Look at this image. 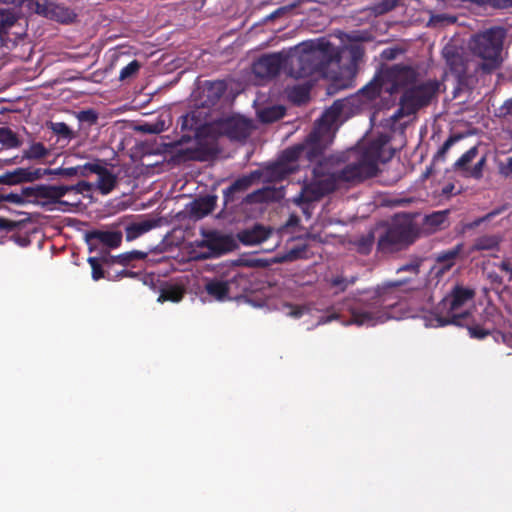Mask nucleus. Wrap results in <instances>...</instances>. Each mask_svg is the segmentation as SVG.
<instances>
[{
  "mask_svg": "<svg viewBox=\"0 0 512 512\" xmlns=\"http://www.w3.org/2000/svg\"><path fill=\"white\" fill-rule=\"evenodd\" d=\"M387 142V137L378 138L354 161L336 171H330L318 163L312 169L311 179L303 182L301 191L293 202L298 206L317 202L344 184L355 185L375 177L378 173L377 162L380 159L381 149Z\"/></svg>",
  "mask_w": 512,
  "mask_h": 512,
  "instance_id": "f257e3e1",
  "label": "nucleus"
},
{
  "mask_svg": "<svg viewBox=\"0 0 512 512\" xmlns=\"http://www.w3.org/2000/svg\"><path fill=\"white\" fill-rule=\"evenodd\" d=\"M504 38L502 28L492 27L472 38L470 49L475 58H466L454 52L445 53L449 72L455 77L459 89L475 85L479 74L489 75L500 68Z\"/></svg>",
  "mask_w": 512,
  "mask_h": 512,
  "instance_id": "f03ea898",
  "label": "nucleus"
},
{
  "mask_svg": "<svg viewBox=\"0 0 512 512\" xmlns=\"http://www.w3.org/2000/svg\"><path fill=\"white\" fill-rule=\"evenodd\" d=\"M423 286V281L404 278L387 281L375 288L359 292V298L350 307V323L374 326L385 322L388 319V310L400 301L399 288L405 287V292H412L421 290Z\"/></svg>",
  "mask_w": 512,
  "mask_h": 512,
  "instance_id": "7ed1b4c3",
  "label": "nucleus"
},
{
  "mask_svg": "<svg viewBox=\"0 0 512 512\" xmlns=\"http://www.w3.org/2000/svg\"><path fill=\"white\" fill-rule=\"evenodd\" d=\"M301 51L290 61V75L296 79L318 76L337 81L341 70L339 48L330 41L301 44Z\"/></svg>",
  "mask_w": 512,
  "mask_h": 512,
  "instance_id": "20e7f679",
  "label": "nucleus"
},
{
  "mask_svg": "<svg viewBox=\"0 0 512 512\" xmlns=\"http://www.w3.org/2000/svg\"><path fill=\"white\" fill-rule=\"evenodd\" d=\"M476 292L470 287L455 285L450 293L444 297L436 306L433 313V325L444 327L447 325L464 326L463 321L471 318V312L466 310L458 312L467 303L472 302Z\"/></svg>",
  "mask_w": 512,
  "mask_h": 512,
  "instance_id": "39448f33",
  "label": "nucleus"
},
{
  "mask_svg": "<svg viewBox=\"0 0 512 512\" xmlns=\"http://www.w3.org/2000/svg\"><path fill=\"white\" fill-rule=\"evenodd\" d=\"M420 236V228L409 214L397 215L379 237L377 250L394 253L412 245Z\"/></svg>",
  "mask_w": 512,
  "mask_h": 512,
  "instance_id": "423d86ee",
  "label": "nucleus"
},
{
  "mask_svg": "<svg viewBox=\"0 0 512 512\" xmlns=\"http://www.w3.org/2000/svg\"><path fill=\"white\" fill-rule=\"evenodd\" d=\"M341 111V106L335 102L317 121L314 129L309 133L302 146L303 159L309 162H316L323 156L328 146V138L332 123L337 119Z\"/></svg>",
  "mask_w": 512,
  "mask_h": 512,
  "instance_id": "0eeeda50",
  "label": "nucleus"
},
{
  "mask_svg": "<svg viewBox=\"0 0 512 512\" xmlns=\"http://www.w3.org/2000/svg\"><path fill=\"white\" fill-rule=\"evenodd\" d=\"M441 85L440 81L434 79L406 88L400 97V107L393 118L399 119L410 116L421 108L430 105L437 98Z\"/></svg>",
  "mask_w": 512,
  "mask_h": 512,
  "instance_id": "6e6552de",
  "label": "nucleus"
},
{
  "mask_svg": "<svg viewBox=\"0 0 512 512\" xmlns=\"http://www.w3.org/2000/svg\"><path fill=\"white\" fill-rule=\"evenodd\" d=\"M63 190L61 188H54L50 185H36L30 187H23L20 193H0V203L10 202L13 204H24L25 201H37L38 199H46L50 203H59L61 205H67L66 201L61 200Z\"/></svg>",
  "mask_w": 512,
  "mask_h": 512,
  "instance_id": "1a4fd4ad",
  "label": "nucleus"
},
{
  "mask_svg": "<svg viewBox=\"0 0 512 512\" xmlns=\"http://www.w3.org/2000/svg\"><path fill=\"white\" fill-rule=\"evenodd\" d=\"M212 132L225 136L231 141H245L251 134L253 123L240 115L220 118L211 124Z\"/></svg>",
  "mask_w": 512,
  "mask_h": 512,
  "instance_id": "9d476101",
  "label": "nucleus"
},
{
  "mask_svg": "<svg viewBox=\"0 0 512 512\" xmlns=\"http://www.w3.org/2000/svg\"><path fill=\"white\" fill-rule=\"evenodd\" d=\"M204 239L195 242L193 251L195 259H209L223 255L230 251L232 240L216 231L203 233Z\"/></svg>",
  "mask_w": 512,
  "mask_h": 512,
  "instance_id": "9b49d317",
  "label": "nucleus"
},
{
  "mask_svg": "<svg viewBox=\"0 0 512 512\" xmlns=\"http://www.w3.org/2000/svg\"><path fill=\"white\" fill-rule=\"evenodd\" d=\"M383 73V80L386 82L385 92L397 93L400 89L414 85L418 78V72L409 66L394 65Z\"/></svg>",
  "mask_w": 512,
  "mask_h": 512,
  "instance_id": "f8f14e48",
  "label": "nucleus"
},
{
  "mask_svg": "<svg viewBox=\"0 0 512 512\" xmlns=\"http://www.w3.org/2000/svg\"><path fill=\"white\" fill-rule=\"evenodd\" d=\"M180 127L183 134L180 139L175 141V145H182L190 142L193 138L198 144L204 134L212 132L211 125L207 126L201 122L195 112L187 113L181 117Z\"/></svg>",
  "mask_w": 512,
  "mask_h": 512,
  "instance_id": "ddd939ff",
  "label": "nucleus"
},
{
  "mask_svg": "<svg viewBox=\"0 0 512 512\" xmlns=\"http://www.w3.org/2000/svg\"><path fill=\"white\" fill-rule=\"evenodd\" d=\"M286 62L282 53L266 54L258 58L252 65V71L257 78L271 79L277 76Z\"/></svg>",
  "mask_w": 512,
  "mask_h": 512,
  "instance_id": "4468645a",
  "label": "nucleus"
},
{
  "mask_svg": "<svg viewBox=\"0 0 512 512\" xmlns=\"http://www.w3.org/2000/svg\"><path fill=\"white\" fill-rule=\"evenodd\" d=\"M478 147L473 146L467 150L453 165L455 171H458L462 176L479 180L483 177V169L486 165V155L481 156L473 167L469 164L477 157Z\"/></svg>",
  "mask_w": 512,
  "mask_h": 512,
  "instance_id": "2eb2a0df",
  "label": "nucleus"
},
{
  "mask_svg": "<svg viewBox=\"0 0 512 512\" xmlns=\"http://www.w3.org/2000/svg\"><path fill=\"white\" fill-rule=\"evenodd\" d=\"M263 173L261 170H254L249 174L238 177L230 186L223 190V205L227 209L238 195L247 191L255 182L259 181Z\"/></svg>",
  "mask_w": 512,
  "mask_h": 512,
  "instance_id": "dca6fc26",
  "label": "nucleus"
},
{
  "mask_svg": "<svg viewBox=\"0 0 512 512\" xmlns=\"http://www.w3.org/2000/svg\"><path fill=\"white\" fill-rule=\"evenodd\" d=\"M122 237L121 231L94 229L85 233V241L90 252L99 249L100 246L110 249L118 248L121 245Z\"/></svg>",
  "mask_w": 512,
  "mask_h": 512,
  "instance_id": "f3484780",
  "label": "nucleus"
},
{
  "mask_svg": "<svg viewBox=\"0 0 512 512\" xmlns=\"http://www.w3.org/2000/svg\"><path fill=\"white\" fill-rule=\"evenodd\" d=\"M243 280L244 278L240 274H235L226 280L213 278L205 283L204 289L205 292L214 300L226 301L232 298L230 295L232 285L238 283V281Z\"/></svg>",
  "mask_w": 512,
  "mask_h": 512,
  "instance_id": "a211bd4d",
  "label": "nucleus"
},
{
  "mask_svg": "<svg viewBox=\"0 0 512 512\" xmlns=\"http://www.w3.org/2000/svg\"><path fill=\"white\" fill-rule=\"evenodd\" d=\"M49 170L40 168H16L13 171L0 175V184L17 185L24 182H32L42 178Z\"/></svg>",
  "mask_w": 512,
  "mask_h": 512,
  "instance_id": "6ab92c4d",
  "label": "nucleus"
},
{
  "mask_svg": "<svg viewBox=\"0 0 512 512\" xmlns=\"http://www.w3.org/2000/svg\"><path fill=\"white\" fill-rule=\"evenodd\" d=\"M227 90L223 80L206 81L201 91V104L204 107H213L218 103Z\"/></svg>",
  "mask_w": 512,
  "mask_h": 512,
  "instance_id": "aec40b11",
  "label": "nucleus"
},
{
  "mask_svg": "<svg viewBox=\"0 0 512 512\" xmlns=\"http://www.w3.org/2000/svg\"><path fill=\"white\" fill-rule=\"evenodd\" d=\"M218 197L216 195H205L195 198L188 205L190 217L194 219H202L210 214L216 207Z\"/></svg>",
  "mask_w": 512,
  "mask_h": 512,
  "instance_id": "412c9836",
  "label": "nucleus"
},
{
  "mask_svg": "<svg viewBox=\"0 0 512 512\" xmlns=\"http://www.w3.org/2000/svg\"><path fill=\"white\" fill-rule=\"evenodd\" d=\"M297 167L287 166L279 159L270 165H268L262 173L266 176L267 181L279 182L286 179L289 175L295 173Z\"/></svg>",
  "mask_w": 512,
  "mask_h": 512,
  "instance_id": "4be33fe9",
  "label": "nucleus"
},
{
  "mask_svg": "<svg viewBox=\"0 0 512 512\" xmlns=\"http://www.w3.org/2000/svg\"><path fill=\"white\" fill-rule=\"evenodd\" d=\"M341 59L346 58L349 60V71L355 72L360 62H362L365 54V49L362 44L355 42L351 43L341 51L339 49Z\"/></svg>",
  "mask_w": 512,
  "mask_h": 512,
  "instance_id": "5701e85b",
  "label": "nucleus"
},
{
  "mask_svg": "<svg viewBox=\"0 0 512 512\" xmlns=\"http://www.w3.org/2000/svg\"><path fill=\"white\" fill-rule=\"evenodd\" d=\"M464 244L458 243L453 248L448 250H443L436 254L435 260L438 264H442L440 268V273H445L449 271L455 264L456 259L459 257L461 252L463 251Z\"/></svg>",
  "mask_w": 512,
  "mask_h": 512,
  "instance_id": "b1692460",
  "label": "nucleus"
},
{
  "mask_svg": "<svg viewBox=\"0 0 512 512\" xmlns=\"http://www.w3.org/2000/svg\"><path fill=\"white\" fill-rule=\"evenodd\" d=\"M269 237V232L261 225H255L251 229H246L238 234L240 242L244 245L259 244Z\"/></svg>",
  "mask_w": 512,
  "mask_h": 512,
  "instance_id": "393cba45",
  "label": "nucleus"
},
{
  "mask_svg": "<svg viewBox=\"0 0 512 512\" xmlns=\"http://www.w3.org/2000/svg\"><path fill=\"white\" fill-rule=\"evenodd\" d=\"M98 176L97 189L103 195L109 194L117 184V176L108 170L104 165H100Z\"/></svg>",
  "mask_w": 512,
  "mask_h": 512,
  "instance_id": "a878e982",
  "label": "nucleus"
},
{
  "mask_svg": "<svg viewBox=\"0 0 512 512\" xmlns=\"http://www.w3.org/2000/svg\"><path fill=\"white\" fill-rule=\"evenodd\" d=\"M502 236L498 234H485L477 237L471 247L472 252L499 250Z\"/></svg>",
  "mask_w": 512,
  "mask_h": 512,
  "instance_id": "bb28decb",
  "label": "nucleus"
},
{
  "mask_svg": "<svg viewBox=\"0 0 512 512\" xmlns=\"http://www.w3.org/2000/svg\"><path fill=\"white\" fill-rule=\"evenodd\" d=\"M157 224H158V221L154 220V219H147V220H143L141 222L129 224L125 228L126 240L132 241V240L140 237L144 233L155 228L157 226Z\"/></svg>",
  "mask_w": 512,
  "mask_h": 512,
  "instance_id": "cd10ccee",
  "label": "nucleus"
},
{
  "mask_svg": "<svg viewBox=\"0 0 512 512\" xmlns=\"http://www.w3.org/2000/svg\"><path fill=\"white\" fill-rule=\"evenodd\" d=\"M185 293L184 287L176 284H167L161 288L157 301L160 303L167 301L178 303L183 299Z\"/></svg>",
  "mask_w": 512,
  "mask_h": 512,
  "instance_id": "c85d7f7f",
  "label": "nucleus"
},
{
  "mask_svg": "<svg viewBox=\"0 0 512 512\" xmlns=\"http://www.w3.org/2000/svg\"><path fill=\"white\" fill-rule=\"evenodd\" d=\"M463 322L466 324L463 327H467L468 334L473 339L483 340L488 335H491L495 331L493 325L490 324L488 321H485L482 324L471 323L470 318H468Z\"/></svg>",
  "mask_w": 512,
  "mask_h": 512,
  "instance_id": "c756f323",
  "label": "nucleus"
},
{
  "mask_svg": "<svg viewBox=\"0 0 512 512\" xmlns=\"http://www.w3.org/2000/svg\"><path fill=\"white\" fill-rule=\"evenodd\" d=\"M146 257V252L133 250L116 256H103L102 260L104 263H118L120 265L127 266L135 260H143Z\"/></svg>",
  "mask_w": 512,
  "mask_h": 512,
  "instance_id": "7c9ffc66",
  "label": "nucleus"
},
{
  "mask_svg": "<svg viewBox=\"0 0 512 512\" xmlns=\"http://www.w3.org/2000/svg\"><path fill=\"white\" fill-rule=\"evenodd\" d=\"M386 82L383 80V73L379 76H375L374 79L364 86L360 92L369 100H374L385 92Z\"/></svg>",
  "mask_w": 512,
  "mask_h": 512,
  "instance_id": "2f4dec72",
  "label": "nucleus"
},
{
  "mask_svg": "<svg viewBox=\"0 0 512 512\" xmlns=\"http://www.w3.org/2000/svg\"><path fill=\"white\" fill-rule=\"evenodd\" d=\"M310 84L295 85L287 90V95L290 101L295 104L306 103L310 98Z\"/></svg>",
  "mask_w": 512,
  "mask_h": 512,
  "instance_id": "473e14b6",
  "label": "nucleus"
},
{
  "mask_svg": "<svg viewBox=\"0 0 512 512\" xmlns=\"http://www.w3.org/2000/svg\"><path fill=\"white\" fill-rule=\"evenodd\" d=\"M448 211H436L424 218V225L427 227L430 233H434L443 228L447 222Z\"/></svg>",
  "mask_w": 512,
  "mask_h": 512,
  "instance_id": "72a5a7b5",
  "label": "nucleus"
},
{
  "mask_svg": "<svg viewBox=\"0 0 512 512\" xmlns=\"http://www.w3.org/2000/svg\"><path fill=\"white\" fill-rule=\"evenodd\" d=\"M302 146L300 144L293 145L287 149H285L281 155L279 156V160L285 163L290 167L299 168L297 161L303 159V154L301 152Z\"/></svg>",
  "mask_w": 512,
  "mask_h": 512,
  "instance_id": "f704fd0d",
  "label": "nucleus"
},
{
  "mask_svg": "<svg viewBox=\"0 0 512 512\" xmlns=\"http://www.w3.org/2000/svg\"><path fill=\"white\" fill-rule=\"evenodd\" d=\"M284 115L285 108L283 106H271L262 109L258 117L262 123H273L284 117Z\"/></svg>",
  "mask_w": 512,
  "mask_h": 512,
  "instance_id": "c9c22d12",
  "label": "nucleus"
},
{
  "mask_svg": "<svg viewBox=\"0 0 512 512\" xmlns=\"http://www.w3.org/2000/svg\"><path fill=\"white\" fill-rule=\"evenodd\" d=\"M50 13L53 19L61 23H70L76 17V14L71 9L60 5L53 6Z\"/></svg>",
  "mask_w": 512,
  "mask_h": 512,
  "instance_id": "e433bc0d",
  "label": "nucleus"
},
{
  "mask_svg": "<svg viewBox=\"0 0 512 512\" xmlns=\"http://www.w3.org/2000/svg\"><path fill=\"white\" fill-rule=\"evenodd\" d=\"M48 155L49 150L44 146V144L41 142H36L24 151L23 158L29 160H38L43 159Z\"/></svg>",
  "mask_w": 512,
  "mask_h": 512,
  "instance_id": "4c0bfd02",
  "label": "nucleus"
},
{
  "mask_svg": "<svg viewBox=\"0 0 512 512\" xmlns=\"http://www.w3.org/2000/svg\"><path fill=\"white\" fill-rule=\"evenodd\" d=\"M422 262H423V260L421 258L415 257V258L411 259L410 262L398 267L396 270V273L399 274V273L407 272L411 275L409 278H413L415 280L422 281L421 279L418 278Z\"/></svg>",
  "mask_w": 512,
  "mask_h": 512,
  "instance_id": "58836bf2",
  "label": "nucleus"
},
{
  "mask_svg": "<svg viewBox=\"0 0 512 512\" xmlns=\"http://www.w3.org/2000/svg\"><path fill=\"white\" fill-rule=\"evenodd\" d=\"M0 143L6 148H17L21 145L16 133L8 127H0Z\"/></svg>",
  "mask_w": 512,
  "mask_h": 512,
  "instance_id": "ea45409f",
  "label": "nucleus"
},
{
  "mask_svg": "<svg viewBox=\"0 0 512 512\" xmlns=\"http://www.w3.org/2000/svg\"><path fill=\"white\" fill-rule=\"evenodd\" d=\"M88 263L91 266L92 279L94 281H98L103 278H107L108 280H113V278L110 277L109 274L106 275L105 270L103 269V264H105V263L103 262L102 258L98 259L97 257H89Z\"/></svg>",
  "mask_w": 512,
  "mask_h": 512,
  "instance_id": "a19ab883",
  "label": "nucleus"
},
{
  "mask_svg": "<svg viewBox=\"0 0 512 512\" xmlns=\"http://www.w3.org/2000/svg\"><path fill=\"white\" fill-rule=\"evenodd\" d=\"M49 128L54 134L65 140H71L75 137L74 132L64 122H50Z\"/></svg>",
  "mask_w": 512,
  "mask_h": 512,
  "instance_id": "79ce46f5",
  "label": "nucleus"
},
{
  "mask_svg": "<svg viewBox=\"0 0 512 512\" xmlns=\"http://www.w3.org/2000/svg\"><path fill=\"white\" fill-rule=\"evenodd\" d=\"M271 192V189L268 187L257 189L252 193L247 194L243 198L244 204H256L265 202L268 199V195Z\"/></svg>",
  "mask_w": 512,
  "mask_h": 512,
  "instance_id": "37998d69",
  "label": "nucleus"
},
{
  "mask_svg": "<svg viewBox=\"0 0 512 512\" xmlns=\"http://www.w3.org/2000/svg\"><path fill=\"white\" fill-rule=\"evenodd\" d=\"M460 139V136L458 135H451L449 138L442 144V146L438 149L436 154L433 157V163L439 162V161H445L446 154L449 151V149Z\"/></svg>",
  "mask_w": 512,
  "mask_h": 512,
  "instance_id": "c03bdc74",
  "label": "nucleus"
},
{
  "mask_svg": "<svg viewBox=\"0 0 512 512\" xmlns=\"http://www.w3.org/2000/svg\"><path fill=\"white\" fill-rule=\"evenodd\" d=\"M15 14L10 10H0V33H6L16 22Z\"/></svg>",
  "mask_w": 512,
  "mask_h": 512,
  "instance_id": "a18cd8bd",
  "label": "nucleus"
},
{
  "mask_svg": "<svg viewBox=\"0 0 512 512\" xmlns=\"http://www.w3.org/2000/svg\"><path fill=\"white\" fill-rule=\"evenodd\" d=\"M141 68V64L138 60H133L125 67H123L119 73V80L124 81L135 76Z\"/></svg>",
  "mask_w": 512,
  "mask_h": 512,
  "instance_id": "49530a36",
  "label": "nucleus"
},
{
  "mask_svg": "<svg viewBox=\"0 0 512 512\" xmlns=\"http://www.w3.org/2000/svg\"><path fill=\"white\" fill-rule=\"evenodd\" d=\"M102 164V161L96 159L94 162H88L83 165H78V176L88 177L91 174H96L99 172V167Z\"/></svg>",
  "mask_w": 512,
  "mask_h": 512,
  "instance_id": "de8ad7c7",
  "label": "nucleus"
},
{
  "mask_svg": "<svg viewBox=\"0 0 512 512\" xmlns=\"http://www.w3.org/2000/svg\"><path fill=\"white\" fill-rule=\"evenodd\" d=\"M373 245H374V235L372 233H369L366 236H362L356 242L358 252L361 254H364V255L370 253Z\"/></svg>",
  "mask_w": 512,
  "mask_h": 512,
  "instance_id": "09e8293b",
  "label": "nucleus"
},
{
  "mask_svg": "<svg viewBox=\"0 0 512 512\" xmlns=\"http://www.w3.org/2000/svg\"><path fill=\"white\" fill-rule=\"evenodd\" d=\"M51 186L54 188H61L63 190V194L61 195V198L63 196H65L70 191H76L77 193H83L85 191L91 190V184L86 181H80L76 185H73V186H65V185H60V186L51 185Z\"/></svg>",
  "mask_w": 512,
  "mask_h": 512,
  "instance_id": "8fccbe9b",
  "label": "nucleus"
},
{
  "mask_svg": "<svg viewBox=\"0 0 512 512\" xmlns=\"http://www.w3.org/2000/svg\"><path fill=\"white\" fill-rule=\"evenodd\" d=\"M296 7H297V3H292V4H289L286 6L279 7L275 11H273L271 14H269L266 17V20H274L276 18L282 17Z\"/></svg>",
  "mask_w": 512,
  "mask_h": 512,
  "instance_id": "3c124183",
  "label": "nucleus"
},
{
  "mask_svg": "<svg viewBox=\"0 0 512 512\" xmlns=\"http://www.w3.org/2000/svg\"><path fill=\"white\" fill-rule=\"evenodd\" d=\"M329 284L331 287L337 288V293L344 292L348 288L346 277H344L343 275H337L332 277L329 280Z\"/></svg>",
  "mask_w": 512,
  "mask_h": 512,
  "instance_id": "603ef678",
  "label": "nucleus"
},
{
  "mask_svg": "<svg viewBox=\"0 0 512 512\" xmlns=\"http://www.w3.org/2000/svg\"><path fill=\"white\" fill-rule=\"evenodd\" d=\"M399 0H381L376 6L379 13H387L398 5Z\"/></svg>",
  "mask_w": 512,
  "mask_h": 512,
  "instance_id": "864d4df0",
  "label": "nucleus"
},
{
  "mask_svg": "<svg viewBox=\"0 0 512 512\" xmlns=\"http://www.w3.org/2000/svg\"><path fill=\"white\" fill-rule=\"evenodd\" d=\"M78 119L82 122H88L93 124L97 121L98 116L96 112L92 109L83 110L78 113Z\"/></svg>",
  "mask_w": 512,
  "mask_h": 512,
  "instance_id": "5fc2aeb1",
  "label": "nucleus"
},
{
  "mask_svg": "<svg viewBox=\"0 0 512 512\" xmlns=\"http://www.w3.org/2000/svg\"><path fill=\"white\" fill-rule=\"evenodd\" d=\"M290 311L288 312V315L293 318H300L302 317L306 312H308V307L304 305H289Z\"/></svg>",
  "mask_w": 512,
  "mask_h": 512,
  "instance_id": "6e6d98bb",
  "label": "nucleus"
},
{
  "mask_svg": "<svg viewBox=\"0 0 512 512\" xmlns=\"http://www.w3.org/2000/svg\"><path fill=\"white\" fill-rule=\"evenodd\" d=\"M506 210H507V205H502V206L494 208L493 210H491L490 212H488L484 216H481L482 220H483V223L491 221L493 218H495L496 216L502 214Z\"/></svg>",
  "mask_w": 512,
  "mask_h": 512,
  "instance_id": "4d7b16f0",
  "label": "nucleus"
},
{
  "mask_svg": "<svg viewBox=\"0 0 512 512\" xmlns=\"http://www.w3.org/2000/svg\"><path fill=\"white\" fill-rule=\"evenodd\" d=\"M55 173L65 177L78 176V165L71 167H60L56 170Z\"/></svg>",
  "mask_w": 512,
  "mask_h": 512,
  "instance_id": "13d9d810",
  "label": "nucleus"
},
{
  "mask_svg": "<svg viewBox=\"0 0 512 512\" xmlns=\"http://www.w3.org/2000/svg\"><path fill=\"white\" fill-rule=\"evenodd\" d=\"M18 226V223L15 221H12L10 219L0 217V230H4L7 232H11L15 230Z\"/></svg>",
  "mask_w": 512,
  "mask_h": 512,
  "instance_id": "bf43d9fd",
  "label": "nucleus"
},
{
  "mask_svg": "<svg viewBox=\"0 0 512 512\" xmlns=\"http://www.w3.org/2000/svg\"><path fill=\"white\" fill-rule=\"evenodd\" d=\"M497 267L509 275V280H512V263L509 260H504L497 264Z\"/></svg>",
  "mask_w": 512,
  "mask_h": 512,
  "instance_id": "052dcab7",
  "label": "nucleus"
},
{
  "mask_svg": "<svg viewBox=\"0 0 512 512\" xmlns=\"http://www.w3.org/2000/svg\"><path fill=\"white\" fill-rule=\"evenodd\" d=\"M500 172L505 177L512 176V156L507 159V163L500 168Z\"/></svg>",
  "mask_w": 512,
  "mask_h": 512,
  "instance_id": "680f3d73",
  "label": "nucleus"
},
{
  "mask_svg": "<svg viewBox=\"0 0 512 512\" xmlns=\"http://www.w3.org/2000/svg\"><path fill=\"white\" fill-rule=\"evenodd\" d=\"M197 153L198 150L190 148L179 151V154L187 156L188 159H200V156Z\"/></svg>",
  "mask_w": 512,
  "mask_h": 512,
  "instance_id": "e2e57ef3",
  "label": "nucleus"
},
{
  "mask_svg": "<svg viewBox=\"0 0 512 512\" xmlns=\"http://www.w3.org/2000/svg\"><path fill=\"white\" fill-rule=\"evenodd\" d=\"M488 278L493 284L501 285L503 283V278L496 272H489Z\"/></svg>",
  "mask_w": 512,
  "mask_h": 512,
  "instance_id": "0e129e2a",
  "label": "nucleus"
},
{
  "mask_svg": "<svg viewBox=\"0 0 512 512\" xmlns=\"http://www.w3.org/2000/svg\"><path fill=\"white\" fill-rule=\"evenodd\" d=\"M396 53H397V50H395V49H391V48H388V49H385V50L382 52V57H383L384 59L391 60V59H394V58H395Z\"/></svg>",
  "mask_w": 512,
  "mask_h": 512,
  "instance_id": "69168bd1",
  "label": "nucleus"
},
{
  "mask_svg": "<svg viewBox=\"0 0 512 512\" xmlns=\"http://www.w3.org/2000/svg\"><path fill=\"white\" fill-rule=\"evenodd\" d=\"M137 276V273L136 272H133V271H130V270H127V269H123L121 270L120 272H118V274L116 275L117 278H123V277H136Z\"/></svg>",
  "mask_w": 512,
  "mask_h": 512,
  "instance_id": "338daca9",
  "label": "nucleus"
},
{
  "mask_svg": "<svg viewBox=\"0 0 512 512\" xmlns=\"http://www.w3.org/2000/svg\"><path fill=\"white\" fill-rule=\"evenodd\" d=\"M454 188H455L454 184L449 183V184H447V185H445V186L443 187V189H442V194H443V195H449V194H451V193H452V191L454 190Z\"/></svg>",
  "mask_w": 512,
  "mask_h": 512,
  "instance_id": "774afa93",
  "label": "nucleus"
}]
</instances>
